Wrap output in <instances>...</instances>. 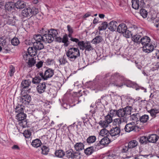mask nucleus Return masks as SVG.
I'll list each match as a JSON object with an SVG mask.
<instances>
[{"instance_id":"1","label":"nucleus","mask_w":159,"mask_h":159,"mask_svg":"<svg viewBox=\"0 0 159 159\" xmlns=\"http://www.w3.org/2000/svg\"><path fill=\"white\" fill-rule=\"evenodd\" d=\"M125 81H126V84H124L128 87H131L134 85L133 83L129 80H127L123 76L119 73H115L110 77L109 74H107L104 77L101 86L102 87H107L110 84H111L117 87H121L123 85L122 82Z\"/></svg>"},{"instance_id":"2","label":"nucleus","mask_w":159,"mask_h":159,"mask_svg":"<svg viewBox=\"0 0 159 159\" xmlns=\"http://www.w3.org/2000/svg\"><path fill=\"white\" fill-rule=\"evenodd\" d=\"M132 107L128 106L124 108L117 110V116L123 120V122L126 123L127 116L131 114Z\"/></svg>"},{"instance_id":"3","label":"nucleus","mask_w":159,"mask_h":159,"mask_svg":"<svg viewBox=\"0 0 159 159\" xmlns=\"http://www.w3.org/2000/svg\"><path fill=\"white\" fill-rule=\"evenodd\" d=\"M66 55L70 61H73L80 56V51L77 48H71L68 50L66 52Z\"/></svg>"},{"instance_id":"4","label":"nucleus","mask_w":159,"mask_h":159,"mask_svg":"<svg viewBox=\"0 0 159 159\" xmlns=\"http://www.w3.org/2000/svg\"><path fill=\"white\" fill-rule=\"evenodd\" d=\"M16 117L18 120L19 125L23 128L27 126V120H26V115L24 112H20L17 115Z\"/></svg>"},{"instance_id":"5","label":"nucleus","mask_w":159,"mask_h":159,"mask_svg":"<svg viewBox=\"0 0 159 159\" xmlns=\"http://www.w3.org/2000/svg\"><path fill=\"white\" fill-rule=\"evenodd\" d=\"M31 83V81L28 80L22 81L20 85L21 95L24 94L25 93H27V92H29Z\"/></svg>"},{"instance_id":"6","label":"nucleus","mask_w":159,"mask_h":159,"mask_svg":"<svg viewBox=\"0 0 159 159\" xmlns=\"http://www.w3.org/2000/svg\"><path fill=\"white\" fill-rule=\"evenodd\" d=\"M78 45L80 49L82 50L85 49L86 51H90L93 50L90 43H84V41H80L78 43Z\"/></svg>"},{"instance_id":"7","label":"nucleus","mask_w":159,"mask_h":159,"mask_svg":"<svg viewBox=\"0 0 159 159\" xmlns=\"http://www.w3.org/2000/svg\"><path fill=\"white\" fill-rule=\"evenodd\" d=\"M0 45L2 47L3 49L6 51V52H8V51H10L11 49V45L7 43L4 37L0 38Z\"/></svg>"},{"instance_id":"8","label":"nucleus","mask_w":159,"mask_h":159,"mask_svg":"<svg viewBox=\"0 0 159 159\" xmlns=\"http://www.w3.org/2000/svg\"><path fill=\"white\" fill-rule=\"evenodd\" d=\"M139 127L136 125L134 122H131L127 124L125 127V130L126 132H129L133 131H136V129H138Z\"/></svg>"},{"instance_id":"9","label":"nucleus","mask_w":159,"mask_h":159,"mask_svg":"<svg viewBox=\"0 0 159 159\" xmlns=\"http://www.w3.org/2000/svg\"><path fill=\"white\" fill-rule=\"evenodd\" d=\"M110 136L109 135H107L106 137L103 138L98 143L95 144V146L99 148L100 145H107L111 142V140L109 139Z\"/></svg>"},{"instance_id":"10","label":"nucleus","mask_w":159,"mask_h":159,"mask_svg":"<svg viewBox=\"0 0 159 159\" xmlns=\"http://www.w3.org/2000/svg\"><path fill=\"white\" fill-rule=\"evenodd\" d=\"M120 126H115L113 127L109 131V134L111 137H118L120 132Z\"/></svg>"},{"instance_id":"11","label":"nucleus","mask_w":159,"mask_h":159,"mask_svg":"<svg viewBox=\"0 0 159 159\" xmlns=\"http://www.w3.org/2000/svg\"><path fill=\"white\" fill-rule=\"evenodd\" d=\"M36 14L35 12L32 11V9L30 8H25L22 11L21 13L22 16L24 17L32 16Z\"/></svg>"},{"instance_id":"12","label":"nucleus","mask_w":159,"mask_h":159,"mask_svg":"<svg viewBox=\"0 0 159 159\" xmlns=\"http://www.w3.org/2000/svg\"><path fill=\"white\" fill-rule=\"evenodd\" d=\"M31 100V96L26 94L21 95L20 102L24 104H28Z\"/></svg>"},{"instance_id":"13","label":"nucleus","mask_w":159,"mask_h":159,"mask_svg":"<svg viewBox=\"0 0 159 159\" xmlns=\"http://www.w3.org/2000/svg\"><path fill=\"white\" fill-rule=\"evenodd\" d=\"M96 148L98 149L99 148L97 147L95 145L94 146H91L85 149L84 150V152L87 155H90L95 151Z\"/></svg>"},{"instance_id":"14","label":"nucleus","mask_w":159,"mask_h":159,"mask_svg":"<svg viewBox=\"0 0 159 159\" xmlns=\"http://www.w3.org/2000/svg\"><path fill=\"white\" fill-rule=\"evenodd\" d=\"M32 43H33L34 48L37 50H41L44 48L43 43L42 42H34L33 41Z\"/></svg>"},{"instance_id":"15","label":"nucleus","mask_w":159,"mask_h":159,"mask_svg":"<svg viewBox=\"0 0 159 159\" xmlns=\"http://www.w3.org/2000/svg\"><path fill=\"white\" fill-rule=\"evenodd\" d=\"M150 42V38L147 36H145L141 38L140 40V43L143 46H145L148 44Z\"/></svg>"},{"instance_id":"16","label":"nucleus","mask_w":159,"mask_h":159,"mask_svg":"<svg viewBox=\"0 0 159 159\" xmlns=\"http://www.w3.org/2000/svg\"><path fill=\"white\" fill-rule=\"evenodd\" d=\"M46 86L45 83H42L39 84L37 87V89L39 93H42L44 92L46 89Z\"/></svg>"},{"instance_id":"17","label":"nucleus","mask_w":159,"mask_h":159,"mask_svg":"<svg viewBox=\"0 0 159 159\" xmlns=\"http://www.w3.org/2000/svg\"><path fill=\"white\" fill-rule=\"evenodd\" d=\"M127 29V27L125 24H120L117 28V31L120 33H124Z\"/></svg>"},{"instance_id":"18","label":"nucleus","mask_w":159,"mask_h":159,"mask_svg":"<svg viewBox=\"0 0 159 159\" xmlns=\"http://www.w3.org/2000/svg\"><path fill=\"white\" fill-rule=\"evenodd\" d=\"M54 70L50 69L47 70L44 73V80H47L48 78L52 77L54 74Z\"/></svg>"},{"instance_id":"19","label":"nucleus","mask_w":159,"mask_h":159,"mask_svg":"<svg viewBox=\"0 0 159 159\" xmlns=\"http://www.w3.org/2000/svg\"><path fill=\"white\" fill-rule=\"evenodd\" d=\"M43 35L44 37L45 41L48 43H51L54 40V38L49 33L48 34L43 33Z\"/></svg>"},{"instance_id":"20","label":"nucleus","mask_w":159,"mask_h":159,"mask_svg":"<svg viewBox=\"0 0 159 159\" xmlns=\"http://www.w3.org/2000/svg\"><path fill=\"white\" fill-rule=\"evenodd\" d=\"M15 7L18 9H22L25 6V4L23 1L18 0L14 3Z\"/></svg>"},{"instance_id":"21","label":"nucleus","mask_w":159,"mask_h":159,"mask_svg":"<svg viewBox=\"0 0 159 159\" xmlns=\"http://www.w3.org/2000/svg\"><path fill=\"white\" fill-rule=\"evenodd\" d=\"M154 50V47L153 45L151 44L149 45V44L143 47V50L146 52H150Z\"/></svg>"},{"instance_id":"22","label":"nucleus","mask_w":159,"mask_h":159,"mask_svg":"<svg viewBox=\"0 0 159 159\" xmlns=\"http://www.w3.org/2000/svg\"><path fill=\"white\" fill-rule=\"evenodd\" d=\"M117 25L116 21H112L108 24V28L111 31H115L116 29Z\"/></svg>"},{"instance_id":"23","label":"nucleus","mask_w":159,"mask_h":159,"mask_svg":"<svg viewBox=\"0 0 159 159\" xmlns=\"http://www.w3.org/2000/svg\"><path fill=\"white\" fill-rule=\"evenodd\" d=\"M40 34L35 35L34 36V42H42L45 41L44 37L43 35Z\"/></svg>"},{"instance_id":"24","label":"nucleus","mask_w":159,"mask_h":159,"mask_svg":"<svg viewBox=\"0 0 159 159\" xmlns=\"http://www.w3.org/2000/svg\"><path fill=\"white\" fill-rule=\"evenodd\" d=\"M158 139V136L155 134H152L148 137V141L151 143H156Z\"/></svg>"},{"instance_id":"25","label":"nucleus","mask_w":159,"mask_h":159,"mask_svg":"<svg viewBox=\"0 0 159 159\" xmlns=\"http://www.w3.org/2000/svg\"><path fill=\"white\" fill-rule=\"evenodd\" d=\"M28 52L29 55L31 57H34L37 54V50L32 47H30L28 49Z\"/></svg>"},{"instance_id":"26","label":"nucleus","mask_w":159,"mask_h":159,"mask_svg":"<svg viewBox=\"0 0 159 159\" xmlns=\"http://www.w3.org/2000/svg\"><path fill=\"white\" fill-rule=\"evenodd\" d=\"M14 7V3L12 2H7L5 5L6 10L8 11H11Z\"/></svg>"},{"instance_id":"27","label":"nucleus","mask_w":159,"mask_h":159,"mask_svg":"<svg viewBox=\"0 0 159 159\" xmlns=\"http://www.w3.org/2000/svg\"><path fill=\"white\" fill-rule=\"evenodd\" d=\"M16 17H10L8 16L7 19V23L10 25H14L15 23L16 22Z\"/></svg>"},{"instance_id":"28","label":"nucleus","mask_w":159,"mask_h":159,"mask_svg":"<svg viewBox=\"0 0 159 159\" xmlns=\"http://www.w3.org/2000/svg\"><path fill=\"white\" fill-rule=\"evenodd\" d=\"M96 140L95 136L92 135L89 136L86 140L87 143L89 144H90L94 143Z\"/></svg>"},{"instance_id":"29","label":"nucleus","mask_w":159,"mask_h":159,"mask_svg":"<svg viewBox=\"0 0 159 159\" xmlns=\"http://www.w3.org/2000/svg\"><path fill=\"white\" fill-rule=\"evenodd\" d=\"M84 145L81 143H77L75 145V148L77 151L82 150L84 148Z\"/></svg>"},{"instance_id":"30","label":"nucleus","mask_w":159,"mask_h":159,"mask_svg":"<svg viewBox=\"0 0 159 159\" xmlns=\"http://www.w3.org/2000/svg\"><path fill=\"white\" fill-rule=\"evenodd\" d=\"M132 7L135 9H138L139 8L140 5H139V0H132Z\"/></svg>"},{"instance_id":"31","label":"nucleus","mask_w":159,"mask_h":159,"mask_svg":"<svg viewBox=\"0 0 159 159\" xmlns=\"http://www.w3.org/2000/svg\"><path fill=\"white\" fill-rule=\"evenodd\" d=\"M102 40V39L100 36H97L94 38L92 40V42L94 44H98L101 42Z\"/></svg>"},{"instance_id":"32","label":"nucleus","mask_w":159,"mask_h":159,"mask_svg":"<svg viewBox=\"0 0 159 159\" xmlns=\"http://www.w3.org/2000/svg\"><path fill=\"white\" fill-rule=\"evenodd\" d=\"M41 142L38 139L34 140L32 143V145L34 147L38 148L41 145Z\"/></svg>"},{"instance_id":"33","label":"nucleus","mask_w":159,"mask_h":159,"mask_svg":"<svg viewBox=\"0 0 159 159\" xmlns=\"http://www.w3.org/2000/svg\"><path fill=\"white\" fill-rule=\"evenodd\" d=\"M137 144L138 143L136 140H133L131 141L128 143V147L129 148H134L137 145Z\"/></svg>"},{"instance_id":"34","label":"nucleus","mask_w":159,"mask_h":159,"mask_svg":"<svg viewBox=\"0 0 159 159\" xmlns=\"http://www.w3.org/2000/svg\"><path fill=\"white\" fill-rule=\"evenodd\" d=\"M140 38V35L137 34L134 35L132 37V40L133 41L139 44L140 43V40H139Z\"/></svg>"},{"instance_id":"35","label":"nucleus","mask_w":159,"mask_h":159,"mask_svg":"<svg viewBox=\"0 0 159 159\" xmlns=\"http://www.w3.org/2000/svg\"><path fill=\"white\" fill-rule=\"evenodd\" d=\"M108 24L107 22L104 21L102 23L100 26L98 27V29L99 31L105 30L108 27Z\"/></svg>"},{"instance_id":"36","label":"nucleus","mask_w":159,"mask_h":159,"mask_svg":"<svg viewBox=\"0 0 159 159\" xmlns=\"http://www.w3.org/2000/svg\"><path fill=\"white\" fill-rule=\"evenodd\" d=\"M51 30V31H48V33L52 35L54 39L55 38L57 37V36L58 35V32L56 30H55L53 29Z\"/></svg>"},{"instance_id":"37","label":"nucleus","mask_w":159,"mask_h":159,"mask_svg":"<svg viewBox=\"0 0 159 159\" xmlns=\"http://www.w3.org/2000/svg\"><path fill=\"white\" fill-rule=\"evenodd\" d=\"M55 154L56 156L59 157H61L65 155L63 151L62 150H59L56 151Z\"/></svg>"},{"instance_id":"38","label":"nucleus","mask_w":159,"mask_h":159,"mask_svg":"<svg viewBox=\"0 0 159 159\" xmlns=\"http://www.w3.org/2000/svg\"><path fill=\"white\" fill-rule=\"evenodd\" d=\"M99 134L100 135L102 136L107 135H109V131H108L106 129L104 128L100 130Z\"/></svg>"},{"instance_id":"39","label":"nucleus","mask_w":159,"mask_h":159,"mask_svg":"<svg viewBox=\"0 0 159 159\" xmlns=\"http://www.w3.org/2000/svg\"><path fill=\"white\" fill-rule=\"evenodd\" d=\"M148 116L146 115H144L139 118V120L141 122L145 123L148 120Z\"/></svg>"},{"instance_id":"40","label":"nucleus","mask_w":159,"mask_h":159,"mask_svg":"<svg viewBox=\"0 0 159 159\" xmlns=\"http://www.w3.org/2000/svg\"><path fill=\"white\" fill-rule=\"evenodd\" d=\"M99 124L104 128H105L108 126L110 123L106 121L105 120H101L99 123Z\"/></svg>"},{"instance_id":"41","label":"nucleus","mask_w":159,"mask_h":159,"mask_svg":"<svg viewBox=\"0 0 159 159\" xmlns=\"http://www.w3.org/2000/svg\"><path fill=\"white\" fill-rule=\"evenodd\" d=\"M35 61L34 60V58H29L28 61V64L29 66V67H31L34 66V64L35 63Z\"/></svg>"},{"instance_id":"42","label":"nucleus","mask_w":159,"mask_h":159,"mask_svg":"<svg viewBox=\"0 0 159 159\" xmlns=\"http://www.w3.org/2000/svg\"><path fill=\"white\" fill-rule=\"evenodd\" d=\"M41 80V78L38 75L33 79L32 82L34 84H37L40 82Z\"/></svg>"},{"instance_id":"43","label":"nucleus","mask_w":159,"mask_h":159,"mask_svg":"<svg viewBox=\"0 0 159 159\" xmlns=\"http://www.w3.org/2000/svg\"><path fill=\"white\" fill-rule=\"evenodd\" d=\"M42 153L44 155H46L49 152V149L48 148L45 146H43L41 148Z\"/></svg>"},{"instance_id":"44","label":"nucleus","mask_w":159,"mask_h":159,"mask_svg":"<svg viewBox=\"0 0 159 159\" xmlns=\"http://www.w3.org/2000/svg\"><path fill=\"white\" fill-rule=\"evenodd\" d=\"M122 122H123V120L120 118L114 119L113 121V123L115 125H118V126H120V125Z\"/></svg>"},{"instance_id":"45","label":"nucleus","mask_w":159,"mask_h":159,"mask_svg":"<svg viewBox=\"0 0 159 159\" xmlns=\"http://www.w3.org/2000/svg\"><path fill=\"white\" fill-rule=\"evenodd\" d=\"M62 42L65 44L66 46H68L69 43L68 40V38L67 34H65L63 36L62 39Z\"/></svg>"},{"instance_id":"46","label":"nucleus","mask_w":159,"mask_h":159,"mask_svg":"<svg viewBox=\"0 0 159 159\" xmlns=\"http://www.w3.org/2000/svg\"><path fill=\"white\" fill-rule=\"evenodd\" d=\"M12 45L14 46H17L20 43L19 41L17 38H14L11 40Z\"/></svg>"},{"instance_id":"47","label":"nucleus","mask_w":159,"mask_h":159,"mask_svg":"<svg viewBox=\"0 0 159 159\" xmlns=\"http://www.w3.org/2000/svg\"><path fill=\"white\" fill-rule=\"evenodd\" d=\"M140 13L141 15L144 18L147 17L148 15L147 11L144 9H142L140 11Z\"/></svg>"},{"instance_id":"48","label":"nucleus","mask_w":159,"mask_h":159,"mask_svg":"<svg viewBox=\"0 0 159 159\" xmlns=\"http://www.w3.org/2000/svg\"><path fill=\"white\" fill-rule=\"evenodd\" d=\"M108 113L112 117L116 116H117V110L111 109L110 110Z\"/></svg>"},{"instance_id":"49","label":"nucleus","mask_w":159,"mask_h":159,"mask_svg":"<svg viewBox=\"0 0 159 159\" xmlns=\"http://www.w3.org/2000/svg\"><path fill=\"white\" fill-rule=\"evenodd\" d=\"M105 120L108 123H110L113 120L112 117L109 115V113H108L105 117Z\"/></svg>"},{"instance_id":"50","label":"nucleus","mask_w":159,"mask_h":159,"mask_svg":"<svg viewBox=\"0 0 159 159\" xmlns=\"http://www.w3.org/2000/svg\"><path fill=\"white\" fill-rule=\"evenodd\" d=\"M148 138L145 136H142L140 137L139 141L141 143H146L147 142Z\"/></svg>"},{"instance_id":"51","label":"nucleus","mask_w":159,"mask_h":159,"mask_svg":"<svg viewBox=\"0 0 159 159\" xmlns=\"http://www.w3.org/2000/svg\"><path fill=\"white\" fill-rule=\"evenodd\" d=\"M80 153L78 152L73 153L72 157V159H80Z\"/></svg>"},{"instance_id":"52","label":"nucleus","mask_w":159,"mask_h":159,"mask_svg":"<svg viewBox=\"0 0 159 159\" xmlns=\"http://www.w3.org/2000/svg\"><path fill=\"white\" fill-rule=\"evenodd\" d=\"M23 108L20 106H18L15 108V111L16 112H23Z\"/></svg>"},{"instance_id":"53","label":"nucleus","mask_w":159,"mask_h":159,"mask_svg":"<svg viewBox=\"0 0 159 159\" xmlns=\"http://www.w3.org/2000/svg\"><path fill=\"white\" fill-rule=\"evenodd\" d=\"M23 134L26 138H29L31 136V133L30 131L27 130L24 131Z\"/></svg>"},{"instance_id":"54","label":"nucleus","mask_w":159,"mask_h":159,"mask_svg":"<svg viewBox=\"0 0 159 159\" xmlns=\"http://www.w3.org/2000/svg\"><path fill=\"white\" fill-rule=\"evenodd\" d=\"M73 154L72 151L70 150H68L66 152V157L68 158H72Z\"/></svg>"},{"instance_id":"55","label":"nucleus","mask_w":159,"mask_h":159,"mask_svg":"<svg viewBox=\"0 0 159 159\" xmlns=\"http://www.w3.org/2000/svg\"><path fill=\"white\" fill-rule=\"evenodd\" d=\"M139 115L138 113L134 114L131 116V118L133 120L137 121L138 120V117Z\"/></svg>"},{"instance_id":"56","label":"nucleus","mask_w":159,"mask_h":159,"mask_svg":"<svg viewBox=\"0 0 159 159\" xmlns=\"http://www.w3.org/2000/svg\"><path fill=\"white\" fill-rule=\"evenodd\" d=\"M14 72H15V68L12 66H11L10 67V71H9V74L10 76L11 77L12 76Z\"/></svg>"},{"instance_id":"57","label":"nucleus","mask_w":159,"mask_h":159,"mask_svg":"<svg viewBox=\"0 0 159 159\" xmlns=\"http://www.w3.org/2000/svg\"><path fill=\"white\" fill-rule=\"evenodd\" d=\"M59 61L61 65H64L67 62L66 59L64 57V56L62 58L60 59Z\"/></svg>"},{"instance_id":"58","label":"nucleus","mask_w":159,"mask_h":159,"mask_svg":"<svg viewBox=\"0 0 159 159\" xmlns=\"http://www.w3.org/2000/svg\"><path fill=\"white\" fill-rule=\"evenodd\" d=\"M124 34V35L125 36L126 38H129V37L131 35V33L130 31L128 30L127 29L125 32H124V33H123Z\"/></svg>"},{"instance_id":"59","label":"nucleus","mask_w":159,"mask_h":159,"mask_svg":"<svg viewBox=\"0 0 159 159\" xmlns=\"http://www.w3.org/2000/svg\"><path fill=\"white\" fill-rule=\"evenodd\" d=\"M150 113L151 114V116L153 117H155L156 116V114L157 113L156 111L154 109H152L150 111Z\"/></svg>"},{"instance_id":"60","label":"nucleus","mask_w":159,"mask_h":159,"mask_svg":"<svg viewBox=\"0 0 159 159\" xmlns=\"http://www.w3.org/2000/svg\"><path fill=\"white\" fill-rule=\"evenodd\" d=\"M46 64L48 65H51L54 63V61L52 59H48L46 61Z\"/></svg>"},{"instance_id":"61","label":"nucleus","mask_w":159,"mask_h":159,"mask_svg":"<svg viewBox=\"0 0 159 159\" xmlns=\"http://www.w3.org/2000/svg\"><path fill=\"white\" fill-rule=\"evenodd\" d=\"M129 148L128 146H124L123 147L121 152H126L128 151Z\"/></svg>"},{"instance_id":"62","label":"nucleus","mask_w":159,"mask_h":159,"mask_svg":"<svg viewBox=\"0 0 159 159\" xmlns=\"http://www.w3.org/2000/svg\"><path fill=\"white\" fill-rule=\"evenodd\" d=\"M48 30L45 28H43L42 29V30L41 31V34H42V35L43 36V33L44 34H47L48 33Z\"/></svg>"},{"instance_id":"63","label":"nucleus","mask_w":159,"mask_h":159,"mask_svg":"<svg viewBox=\"0 0 159 159\" xmlns=\"http://www.w3.org/2000/svg\"><path fill=\"white\" fill-rule=\"evenodd\" d=\"M116 156L115 155L112 154H110L108 156V159H114Z\"/></svg>"},{"instance_id":"64","label":"nucleus","mask_w":159,"mask_h":159,"mask_svg":"<svg viewBox=\"0 0 159 159\" xmlns=\"http://www.w3.org/2000/svg\"><path fill=\"white\" fill-rule=\"evenodd\" d=\"M153 22L155 24L156 26L159 29V20H153Z\"/></svg>"}]
</instances>
